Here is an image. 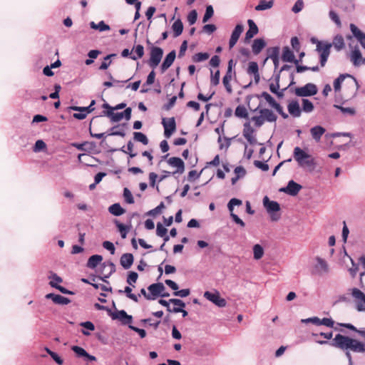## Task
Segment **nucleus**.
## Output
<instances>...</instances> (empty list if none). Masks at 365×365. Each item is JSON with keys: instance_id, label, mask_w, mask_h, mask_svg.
Listing matches in <instances>:
<instances>
[{"instance_id": "nucleus-60", "label": "nucleus", "mask_w": 365, "mask_h": 365, "mask_svg": "<svg viewBox=\"0 0 365 365\" xmlns=\"http://www.w3.org/2000/svg\"><path fill=\"white\" fill-rule=\"evenodd\" d=\"M103 247L110 252L111 255L115 254V248L113 242L110 241H104L103 242Z\"/></svg>"}, {"instance_id": "nucleus-15", "label": "nucleus", "mask_w": 365, "mask_h": 365, "mask_svg": "<svg viewBox=\"0 0 365 365\" xmlns=\"http://www.w3.org/2000/svg\"><path fill=\"white\" fill-rule=\"evenodd\" d=\"M113 319H118L123 324H129L133 321L131 315H128L124 310L116 311L111 314Z\"/></svg>"}, {"instance_id": "nucleus-2", "label": "nucleus", "mask_w": 365, "mask_h": 365, "mask_svg": "<svg viewBox=\"0 0 365 365\" xmlns=\"http://www.w3.org/2000/svg\"><path fill=\"white\" fill-rule=\"evenodd\" d=\"M293 157L298 165L301 168L314 170L317 166L314 158L299 147H295L294 148Z\"/></svg>"}, {"instance_id": "nucleus-18", "label": "nucleus", "mask_w": 365, "mask_h": 365, "mask_svg": "<svg viewBox=\"0 0 365 365\" xmlns=\"http://www.w3.org/2000/svg\"><path fill=\"white\" fill-rule=\"evenodd\" d=\"M244 30V27L242 24H237L235 29L233 30L230 41H229V47L230 48H233L237 43L240 35L242 34Z\"/></svg>"}, {"instance_id": "nucleus-5", "label": "nucleus", "mask_w": 365, "mask_h": 365, "mask_svg": "<svg viewBox=\"0 0 365 365\" xmlns=\"http://www.w3.org/2000/svg\"><path fill=\"white\" fill-rule=\"evenodd\" d=\"M263 205L267 212L270 215L272 221H277L280 218L279 211L280 210L279 204L276 201L269 200L267 196L263 198Z\"/></svg>"}, {"instance_id": "nucleus-34", "label": "nucleus", "mask_w": 365, "mask_h": 365, "mask_svg": "<svg viewBox=\"0 0 365 365\" xmlns=\"http://www.w3.org/2000/svg\"><path fill=\"white\" fill-rule=\"evenodd\" d=\"M131 53V59L137 60L141 58L144 55V47L142 45H137L133 48Z\"/></svg>"}, {"instance_id": "nucleus-29", "label": "nucleus", "mask_w": 365, "mask_h": 365, "mask_svg": "<svg viewBox=\"0 0 365 365\" xmlns=\"http://www.w3.org/2000/svg\"><path fill=\"white\" fill-rule=\"evenodd\" d=\"M247 24L249 26V29L246 32L245 38L247 40H249L252 38L254 36H255L258 33L259 30L257 26L252 19H249L247 21Z\"/></svg>"}, {"instance_id": "nucleus-56", "label": "nucleus", "mask_w": 365, "mask_h": 365, "mask_svg": "<svg viewBox=\"0 0 365 365\" xmlns=\"http://www.w3.org/2000/svg\"><path fill=\"white\" fill-rule=\"evenodd\" d=\"M138 274L135 272H130L127 277V283L134 287L133 284L136 282L138 279Z\"/></svg>"}, {"instance_id": "nucleus-58", "label": "nucleus", "mask_w": 365, "mask_h": 365, "mask_svg": "<svg viewBox=\"0 0 365 365\" xmlns=\"http://www.w3.org/2000/svg\"><path fill=\"white\" fill-rule=\"evenodd\" d=\"M49 284L52 287H54V288L57 289L58 290H59L63 294H73V292L66 289V288H64L62 286L55 284L54 282H50Z\"/></svg>"}, {"instance_id": "nucleus-50", "label": "nucleus", "mask_w": 365, "mask_h": 365, "mask_svg": "<svg viewBox=\"0 0 365 365\" xmlns=\"http://www.w3.org/2000/svg\"><path fill=\"white\" fill-rule=\"evenodd\" d=\"M123 197L125 200L128 204L134 203V198L130 190L127 187H125L123 190Z\"/></svg>"}, {"instance_id": "nucleus-48", "label": "nucleus", "mask_w": 365, "mask_h": 365, "mask_svg": "<svg viewBox=\"0 0 365 365\" xmlns=\"http://www.w3.org/2000/svg\"><path fill=\"white\" fill-rule=\"evenodd\" d=\"M220 73L219 70L216 71L214 73L211 71L210 84L213 86H217L220 83Z\"/></svg>"}, {"instance_id": "nucleus-21", "label": "nucleus", "mask_w": 365, "mask_h": 365, "mask_svg": "<svg viewBox=\"0 0 365 365\" xmlns=\"http://www.w3.org/2000/svg\"><path fill=\"white\" fill-rule=\"evenodd\" d=\"M289 113L294 118H299L302 114V109L297 101H292L287 106Z\"/></svg>"}, {"instance_id": "nucleus-1", "label": "nucleus", "mask_w": 365, "mask_h": 365, "mask_svg": "<svg viewBox=\"0 0 365 365\" xmlns=\"http://www.w3.org/2000/svg\"><path fill=\"white\" fill-rule=\"evenodd\" d=\"M333 346L346 351V356L349 360V365H353L352 357L350 351L356 353L365 352V344L356 339L338 334L335 336L331 343Z\"/></svg>"}, {"instance_id": "nucleus-61", "label": "nucleus", "mask_w": 365, "mask_h": 365, "mask_svg": "<svg viewBox=\"0 0 365 365\" xmlns=\"http://www.w3.org/2000/svg\"><path fill=\"white\" fill-rule=\"evenodd\" d=\"M304 7V2L302 0H297L295 4H294L292 9V11L295 13V14H297L299 13V11H301L302 10Z\"/></svg>"}, {"instance_id": "nucleus-31", "label": "nucleus", "mask_w": 365, "mask_h": 365, "mask_svg": "<svg viewBox=\"0 0 365 365\" xmlns=\"http://www.w3.org/2000/svg\"><path fill=\"white\" fill-rule=\"evenodd\" d=\"M259 114H262L264 121L274 122L277 120L276 115L271 110L267 108L260 109Z\"/></svg>"}, {"instance_id": "nucleus-64", "label": "nucleus", "mask_w": 365, "mask_h": 365, "mask_svg": "<svg viewBox=\"0 0 365 365\" xmlns=\"http://www.w3.org/2000/svg\"><path fill=\"white\" fill-rule=\"evenodd\" d=\"M167 233V229L164 227L160 223L157 225L156 234L159 237H164Z\"/></svg>"}, {"instance_id": "nucleus-55", "label": "nucleus", "mask_w": 365, "mask_h": 365, "mask_svg": "<svg viewBox=\"0 0 365 365\" xmlns=\"http://www.w3.org/2000/svg\"><path fill=\"white\" fill-rule=\"evenodd\" d=\"M209 58L207 53H197L193 56V61L195 62H202L207 60Z\"/></svg>"}, {"instance_id": "nucleus-27", "label": "nucleus", "mask_w": 365, "mask_h": 365, "mask_svg": "<svg viewBox=\"0 0 365 365\" xmlns=\"http://www.w3.org/2000/svg\"><path fill=\"white\" fill-rule=\"evenodd\" d=\"M170 302L174 305L173 308L168 307V312L174 313H180L182 311V308L185 307V304L179 299H170Z\"/></svg>"}, {"instance_id": "nucleus-16", "label": "nucleus", "mask_w": 365, "mask_h": 365, "mask_svg": "<svg viewBox=\"0 0 365 365\" xmlns=\"http://www.w3.org/2000/svg\"><path fill=\"white\" fill-rule=\"evenodd\" d=\"M302 189V186L295 182L293 180H290L287 185L285 187H282L279 190L281 192H284L287 194H289L292 196L297 195L299 190Z\"/></svg>"}, {"instance_id": "nucleus-25", "label": "nucleus", "mask_w": 365, "mask_h": 365, "mask_svg": "<svg viewBox=\"0 0 365 365\" xmlns=\"http://www.w3.org/2000/svg\"><path fill=\"white\" fill-rule=\"evenodd\" d=\"M133 255L130 253L123 254L120 259V265L125 269H128L133 263Z\"/></svg>"}, {"instance_id": "nucleus-52", "label": "nucleus", "mask_w": 365, "mask_h": 365, "mask_svg": "<svg viewBox=\"0 0 365 365\" xmlns=\"http://www.w3.org/2000/svg\"><path fill=\"white\" fill-rule=\"evenodd\" d=\"M214 14V10L212 6H207L206 7L205 14H204L202 22L205 23L207 22L212 16Z\"/></svg>"}, {"instance_id": "nucleus-39", "label": "nucleus", "mask_w": 365, "mask_h": 365, "mask_svg": "<svg viewBox=\"0 0 365 365\" xmlns=\"http://www.w3.org/2000/svg\"><path fill=\"white\" fill-rule=\"evenodd\" d=\"M261 96L269 103L273 108L279 109V104L272 98V96L267 92H262Z\"/></svg>"}, {"instance_id": "nucleus-9", "label": "nucleus", "mask_w": 365, "mask_h": 365, "mask_svg": "<svg viewBox=\"0 0 365 365\" xmlns=\"http://www.w3.org/2000/svg\"><path fill=\"white\" fill-rule=\"evenodd\" d=\"M351 294L356 302V307L359 312L365 311V294L358 288H352Z\"/></svg>"}, {"instance_id": "nucleus-11", "label": "nucleus", "mask_w": 365, "mask_h": 365, "mask_svg": "<svg viewBox=\"0 0 365 365\" xmlns=\"http://www.w3.org/2000/svg\"><path fill=\"white\" fill-rule=\"evenodd\" d=\"M162 124L164 128V135L169 138L175 131L176 123L174 118H163Z\"/></svg>"}, {"instance_id": "nucleus-20", "label": "nucleus", "mask_w": 365, "mask_h": 365, "mask_svg": "<svg viewBox=\"0 0 365 365\" xmlns=\"http://www.w3.org/2000/svg\"><path fill=\"white\" fill-rule=\"evenodd\" d=\"M350 30L354 36L358 40L361 46L365 49V34H364L358 27L354 24H350Z\"/></svg>"}, {"instance_id": "nucleus-14", "label": "nucleus", "mask_w": 365, "mask_h": 365, "mask_svg": "<svg viewBox=\"0 0 365 365\" xmlns=\"http://www.w3.org/2000/svg\"><path fill=\"white\" fill-rule=\"evenodd\" d=\"M346 77H349L351 78V83L355 86L356 91H357L359 88V84L357 80L352 77L349 74H341L337 78H336L334 81V88L336 92H338L341 89V83L344 81Z\"/></svg>"}, {"instance_id": "nucleus-47", "label": "nucleus", "mask_w": 365, "mask_h": 365, "mask_svg": "<svg viewBox=\"0 0 365 365\" xmlns=\"http://www.w3.org/2000/svg\"><path fill=\"white\" fill-rule=\"evenodd\" d=\"M133 138L135 140L140 142L145 145L148 144V139L147 136L141 132H135L133 133Z\"/></svg>"}, {"instance_id": "nucleus-38", "label": "nucleus", "mask_w": 365, "mask_h": 365, "mask_svg": "<svg viewBox=\"0 0 365 365\" xmlns=\"http://www.w3.org/2000/svg\"><path fill=\"white\" fill-rule=\"evenodd\" d=\"M174 37L179 36L183 31V24L180 19L176 20L172 25Z\"/></svg>"}, {"instance_id": "nucleus-19", "label": "nucleus", "mask_w": 365, "mask_h": 365, "mask_svg": "<svg viewBox=\"0 0 365 365\" xmlns=\"http://www.w3.org/2000/svg\"><path fill=\"white\" fill-rule=\"evenodd\" d=\"M168 163L173 168H176L177 170L174 173L182 174L185 170V164L182 160L180 158L172 157L168 159Z\"/></svg>"}, {"instance_id": "nucleus-13", "label": "nucleus", "mask_w": 365, "mask_h": 365, "mask_svg": "<svg viewBox=\"0 0 365 365\" xmlns=\"http://www.w3.org/2000/svg\"><path fill=\"white\" fill-rule=\"evenodd\" d=\"M243 136L251 145L257 144V138L255 134V130L252 128L250 123L247 122L244 124Z\"/></svg>"}, {"instance_id": "nucleus-26", "label": "nucleus", "mask_w": 365, "mask_h": 365, "mask_svg": "<svg viewBox=\"0 0 365 365\" xmlns=\"http://www.w3.org/2000/svg\"><path fill=\"white\" fill-rule=\"evenodd\" d=\"M282 58L285 62H294L295 64L299 63L298 60L294 59V53L288 46L283 48Z\"/></svg>"}, {"instance_id": "nucleus-23", "label": "nucleus", "mask_w": 365, "mask_h": 365, "mask_svg": "<svg viewBox=\"0 0 365 365\" xmlns=\"http://www.w3.org/2000/svg\"><path fill=\"white\" fill-rule=\"evenodd\" d=\"M46 298L51 299L53 302L56 304L66 305L71 302V300L68 298L53 293L47 294L46 295Z\"/></svg>"}, {"instance_id": "nucleus-8", "label": "nucleus", "mask_w": 365, "mask_h": 365, "mask_svg": "<svg viewBox=\"0 0 365 365\" xmlns=\"http://www.w3.org/2000/svg\"><path fill=\"white\" fill-rule=\"evenodd\" d=\"M318 90L315 84L309 83L302 87L294 89V93L299 97L312 96L317 94Z\"/></svg>"}, {"instance_id": "nucleus-63", "label": "nucleus", "mask_w": 365, "mask_h": 365, "mask_svg": "<svg viewBox=\"0 0 365 365\" xmlns=\"http://www.w3.org/2000/svg\"><path fill=\"white\" fill-rule=\"evenodd\" d=\"M334 322L331 318L319 319V325H324L327 327H333Z\"/></svg>"}, {"instance_id": "nucleus-53", "label": "nucleus", "mask_w": 365, "mask_h": 365, "mask_svg": "<svg viewBox=\"0 0 365 365\" xmlns=\"http://www.w3.org/2000/svg\"><path fill=\"white\" fill-rule=\"evenodd\" d=\"M46 148V144L42 140H38L34 147V151L35 153L40 152Z\"/></svg>"}, {"instance_id": "nucleus-51", "label": "nucleus", "mask_w": 365, "mask_h": 365, "mask_svg": "<svg viewBox=\"0 0 365 365\" xmlns=\"http://www.w3.org/2000/svg\"><path fill=\"white\" fill-rule=\"evenodd\" d=\"M259 72V67L258 64L256 62L252 61L250 62L248 68H247V73L250 75H253Z\"/></svg>"}, {"instance_id": "nucleus-10", "label": "nucleus", "mask_w": 365, "mask_h": 365, "mask_svg": "<svg viewBox=\"0 0 365 365\" xmlns=\"http://www.w3.org/2000/svg\"><path fill=\"white\" fill-rule=\"evenodd\" d=\"M163 55V50L161 48L152 46L150 48V59L148 62L149 66L153 68H155L160 63Z\"/></svg>"}, {"instance_id": "nucleus-7", "label": "nucleus", "mask_w": 365, "mask_h": 365, "mask_svg": "<svg viewBox=\"0 0 365 365\" xmlns=\"http://www.w3.org/2000/svg\"><path fill=\"white\" fill-rule=\"evenodd\" d=\"M332 44L327 42H317V51L319 53L320 64L324 67L330 54V49Z\"/></svg>"}, {"instance_id": "nucleus-45", "label": "nucleus", "mask_w": 365, "mask_h": 365, "mask_svg": "<svg viewBox=\"0 0 365 365\" xmlns=\"http://www.w3.org/2000/svg\"><path fill=\"white\" fill-rule=\"evenodd\" d=\"M302 109L304 112L307 113H312L314 110V105L312 101H310L309 99L303 98L302 101Z\"/></svg>"}, {"instance_id": "nucleus-36", "label": "nucleus", "mask_w": 365, "mask_h": 365, "mask_svg": "<svg viewBox=\"0 0 365 365\" xmlns=\"http://www.w3.org/2000/svg\"><path fill=\"white\" fill-rule=\"evenodd\" d=\"M108 211L114 216H120L125 212V210L119 203H114L108 207Z\"/></svg>"}, {"instance_id": "nucleus-59", "label": "nucleus", "mask_w": 365, "mask_h": 365, "mask_svg": "<svg viewBox=\"0 0 365 365\" xmlns=\"http://www.w3.org/2000/svg\"><path fill=\"white\" fill-rule=\"evenodd\" d=\"M71 349L78 356H86L88 355V352L82 347L78 346H72Z\"/></svg>"}, {"instance_id": "nucleus-37", "label": "nucleus", "mask_w": 365, "mask_h": 365, "mask_svg": "<svg viewBox=\"0 0 365 365\" xmlns=\"http://www.w3.org/2000/svg\"><path fill=\"white\" fill-rule=\"evenodd\" d=\"M73 110L78 111L73 114V117L78 120H83L86 118L88 114V111H87V108H83V107L73 106L71 108Z\"/></svg>"}, {"instance_id": "nucleus-54", "label": "nucleus", "mask_w": 365, "mask_h": 365, "mask_svg": "<svg viewBox=\"0 0 365 365\" xmlns=\"http://www.w3.org/2000/svg\"><path fill=\"white\" fill-rule=\"evenodd\" d=\"M235 115L239 118H247V109L244 106H237L235 110Z\"/></svg>"}, {"instance_id": "nucleus-49", "label": "nucleus", "mask_w": 365, "mask_h": 365, "mask_svg": "<svg viewBox=\"0 0 365 365\" xmlns=\"http://www.w3.org/2000/svg\"><path fill=\"white\" fill-rule=\"evenodd\" d=\"M119 292L120 293L124 292L126 294V296L129 299H132L133 301H134L135 302H138V297L135 294H132V289L130 287H125L124 291L119 290Z\"/></svg>"}, {"instance_id": "nucleus-32", "label": "nucleus", "mask_w": 365, "mask_h": 365, "mask_svg": "<svg viewBox=\"0 0 365 365\" xmlns=\"http://www.w3.org/2000/svg\"><path fill=\"white\" fill-rule=\"evenodd\" d=\"M266 43L262 38L255 39L252 46V52L258 54L264 48Z\"/></svg>"}, {"instance_id": "nucleus-40", "label": "nucleus", "mask_w": 365, "mask_h": 365, "mask_svg": "<svg viewBox=\"0 0 365 365\" xmlns=\"http://www.w3.org/2000/svg\"><path fill=\"white\" fill-rule=\"evenodd\" d=\"M90 26L91 29L98 30L99 31H106L110 29V26L103 21H101L98 24H95V22L91 21Z\"/></svg>"}, {"instance_id": "nucleus-57", "label": "nucleus", "mask_w": 365, "mask_h": 365, "mask_svg": "<svg viewBox=\"0 0 365 365\" xmlns=\"http://www.w3.org/2000/svg\"><path fill=\"white\" fill-rule=\"evenodd\" d=\"M115 56V54H110V55L106 56L104 58V61L101 63L99 68L101 70L107 69L111 63V61H110V58Z\"/></svg>"}, {"instance_id": "nucleus-44", "label": "nucleus", "mask_w": 365, "mask_h": 365, "mask_svg": "<svg viewBox=\"0 0 365 365\" xmlns=\"http://www.w3.org/2000/svg\"><path fill=\"white\" fill-rule=\"evenodd\" d=\"M329 17L331 21H333L337 28L341 27V21L340 20L339 14L333 9H330L329 12Z\"/></svg>"}, {"instance_id": "nucleus-42", "label": "nucleus", "mask_w": 365, "mask_h": 365, "mask_svg": "<svg viewBox=\"0 0 365 365\" xmlns=\"http://www.w3.org/2000/svg\"><path fill=\"white\" fill-rule=\"evenodd\" d=\"M274 2L272 0L266 1V0H260L259 4L255 6L256 11H264L267 9H269L273 6Z\"/></svg>"}, {"instance_id": "nucleus-17", "label": "nucleus", "mask_w": 365, "mask_h": 365, "mask_svg": "<svg viewBox=\"0 0 365 365\" xmlns=\"http://www.w3.org/2000/svg\"><path fill=\"white\" fill-rule=\"evenodd\" d=\"M350 61L356 67L360 66L363 64V58L361 51L358 46H355L350 52Z\"/></svg>"}, {"instance_id": "nucleus-41", "label": "nucleus", "mask_w": 365, "mask_h": 365, "mask_svg": "<svg viewBox=\"0 0 365 365\" xmlns=\"http://www.w3.org/2000/svg\"><path fill=\"white\" fill-rule=\"evenodd\" d=\"M346 257L351 263L352 267L348 269L352 278H354L358 272V264L355 263L354 259L345 252L344 259Z\"/></svg>"}, {"instance_id": "nucleus-6", "label": "nucleus", "mask_w": 365, "mask_h": 365, "mask_svg": "<svg viewBox=\"0 0 365 365\" xmlns=\"http://www.w3.org/2000/svg\"><path fill=\"white\" fill-rule=\"evenodd\" d=\"M203 297L208 301L213 303L218 307L222 308L225 307L227 305V302L224 298H222L220 296V293L217 289H213L212 291H206L203 294Z\"/></svg>"}, {"instance_id": "nucleus-28", "label": "nucleus", "mask_w": 365, "mask_h": 365, "mask_svg": "<svg viewBox=\"0 0 365 365\" xmlns=\"http://www.w3.org/2000/svg\"><path fill=\"white\" fill-rule=\"evenodd\" d=\"M325 131L326 130L321 125H316L310 130L311 135L316 142H319Z\"/></svg>"}, {"instance_id": "nucleus-3", "label": "nucleus", "mask_w": 365, "mask_h": 365, "mask_svg": "<svg viewBox=\"0 0 365 365\" xmlns=\"http://www.w3.org/2000/svg\"><path fill=\"white\" fill-rule=\"evenodd\" d=\"M329 265L324 259L319 256L314 257L310 270L312 275L322 277L329 274Z\"/></svg>"}, {"instance_id": "nucleus-22", "label": "nucleus", "mask_w": 365, "mask_h": 365, "mask_svg": "<svg viewBox=\"0 0 365 365\" xmlns=\"http://www.w3.org/2000/svg\"><path fill=\"white\" fill-rule=\"evenodd\" d=\"M165 289V288L162 283L152 284L148 287L150 296L153 297V299L160 296Z\"/></svg>"}, {"instance_id": "nucleus-12", "label": "nucleus", "mask_w": 365, "mask_h": 365, "mask_svg": "<svg viewBox=\"0 0 365 365\" xmlns=\"http://www.w3.org/2000/svg\"><path fill=\"white\" fill-rule=\"evenodd\" d=\"M115 272V266L114 263L110 261L105 262L102 264L101 273L103 277L100 279L104 282H106V279L109 278L110 276Z\"/></svg>"}, {"instance_id": "nucleus-62", "label": "nucleus", "mask_w": 365, "mask_h": 365, "mask_svg": "<svg viewBox=\"0 0 365 365\" xmlns=\"http://www.w3.org/2000/svg\"><path fill=\"white\" fill-rule=\"evenodd\" d=\"M251 120H252V121L254 122L255 125L257 127L262 126L264 123V120L262 114H260L259 115L253 116L251 118Z\"/></svg>"}, {"instance_id": "nucleus-30", "label": "nucleus", "mask_w": 365, "mask_h": 365, "mask_svg": "<svg viewBox=\"0 0 365 365\" xmlns=\"http://www.w3.org/2000/svg\"><path fill=\"white\" fill-rule=\"evenodd\" d=\"M103 260V257L99 255H94L89 257L87 262V267L95 269Z\"/></svg>"}, {"instance_id": "nucleus-33", "label": "nucleus", "mask_w": 365, "mask_h": 365, "mask_svg": "<svg viewBox=\"0 0 365 365\" xmlns=\"http://www.w3.org/2000/svg\"><path fill=\"white\" fill-rule=\"evenodd\" d=\"M252 252L254 259L259 260L264 255V249L261 245L256 244L252 247Z\"/></svg>"}, {"instance_id": "nucleus-46", "label": "nucleus", "mask_w": 365, "mask_h": 365, "mask_svg": "<svg viewBox=\"0 0 365 365\" xmlns=\"http://www.w3.org/2000/svg\"><path fill=\"white\" fill-rule=\"evenodd\" d=\"M232 79V76L225 75L222 78V83L225 88L226 91L231 94L232 93V88L231 86V81Z\"/></svg>"}, {"instance_id": "nucleus-35", "label": "nucleus", "mask_w": 365, "mask_h": 365, "mask_svg": "<svg viewBox=\"0 0 365 365\" xmlns=\"http://www.w3.org/2000/svg\"><path fill=\"white\" fill-rule=\"evenodd\" d=\"M234 173L235 177L232 178L231 180L232 185H235L238 180L243 178L246 175V170L242 166L236 167Z\"/></svg>"}, {"instance_id": "nucleus-4", "label": "nucleus", "mask_w": 365, "mask_h": 365, "mask_svg": "<svg viewBox=\"0 0 365 365\" xmlns=\"http://www.w3.org/2000/svg\"><path fill=\"white\" fill-rule=\"evenodd\" d=\"M103 107L109 110L105 113V115L109 117L113 122H118L125 118L127 120L130 119L131 108H127L123 112H114V109L111 108L108 103H104Z\"/></svg>"}, {"instance_id": "nucleus-43", "label": "nucleus", "mask_w": 365, "mask_h": 365, "mask_svg": "<svg viewBox=\"0 0 365 365\" xmlns=\"http://www.w3.org/2000/svg\"><path fill=\"white\" fill-rule=\"evenodd\" d=\"M344 45V38L341 35H337L334 38L333 46L336 51H341Z\"/></svg>"}, {"instance_id": "nucleus-24", "label": "nucleus", "mask_w": 365, "mask_h": 365, "mask_svg": "<svg viewBox=\"0 0 365 365\" xmlns=\"http://www.w3.org/2000/svg\"><path fill=\"white\" fill-rule=\"evenodd\" d=\"M176 56L175 51H170L165 58L160 68L162 73H164L167 69H168L171 65L173 63Z\"/></svg>"}]
</instances>
